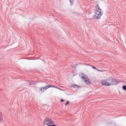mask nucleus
Returning a JSON list of instances; mask_svg holds the SVG:
<instances>
[{
  "label": "nucleus",
  "instance_id": "nucleus-4",
  "mask_svg": "<svg viewBox=\"0 0 126 126\" xmlns=\"http://www.w3.org/2000/svg\"><path fill=\"white\" fill-rule=\"evenodd\" d=\"M82 78L83 81L86 83V84H87V85H90V84H91V80H90L87 75L82 74Z\"/></svg>",
  "mask_w": 126,
  "mask_h": 126
},
{
  "label": "nucleus",
  "instance_id": "nucleus-7",
  "mask_svg": "<svg viewBox=\"0 0 126 126\" xmlns=\"http://www.w3.org/2000/svg\"><path fill=\"white\" fill-rule=\"evenodd\" d=\"M91 67H92V68H94V69H96V70H97L98 71H100V72H104V70H101L97 68H96L95 67H94L92 65H91Z\"/></svg>",
  "mask_w": 126,
  "mask_h": 126
},
{
  "label": "nucleus",
  "instance_id": "nucleus-5",
  "mask_svg": "<svg viewBox=\"0 0 126 126\" xmlns=\"http://www.w3.org/2000/svg\"><path fill=\"white\" fill-rule=\"evenodd\" d=\"M51 87L53 88V87H55V86H54V85H48L44 87H42L40 88V91L41 92H45L46 90H47L48 88H51Z\"/></svg>",
  "mask_w": 126,
  "mask_h": 126
},
{
  "label": "nucleus",
  "instance_id": "nucleus-2",
  "mask_svg": "<svg viewBox=\"0 0 126 126\" xmlns=\"http://www.w3.org/2000/svg\"><path fill=\"white\" fill-rule=\"evenodd\" d=\"M103 11L102 9L100 8L99 4H96L95 6V16L97 19H100L101 16L103 15Z\"/></svg>",
  "mask_w": 126,
  "mask_h": 126
},
{
  "label": "nucleus",
  "instance_id": "nucleus-1",
  "mask_svg": "<svg viewBox=\"0 0 126 126\" xmlns=\"http://www.w3.org/2000/svg\"><path fill=\"white\" fill-rule=\"evenodd\" d=\"M119 83L118 80L113 77H110L106 80L101 81V84L103 86H113L117 85Z\"/></svg>",
  "mask_w": 126,
  "mask_h": 126
},
{
  "label": "nucleus",
  "instance_id": "nucleus-10",
  "mask_svg": "<svg viewBox=\"0 0 126 126\" xmlns=\"http://www.w3.org/2000/svg\"><path fill=\"white\" fill-rule=\"evenodd\" d=\"M122 88L123 90H125V91H126V86H123Z\"/></svg>",
  "mask_w": 126,
  "mask_h": 126
},
{
  "label": "nucleus",
  "instance_id": "nucleus-9",
  "mask_svg": "<svg viewBox=\"0 0 126 126\" xmlns=\"http://www.w3.org/2000/svg\"><path fill=\"white\" fill-rule=\"evenodd\" d=\"M53 88H56L57 89H59V90H61V91H63V90L62 89H60V88H59L57 87H55L54 86V87H53Z\"/></svg>",
  "mask_w": 126,
  "mask_h": 126
},
{
  "label": "nucleus",
  "instance_id": "nucleus-3",
  "mask_svg": "<svg viewBox=\"0 0 126 126\" xmlns=\"http://www.w3.org/2000/svg\"><path fill=\"white\" fill-rule=\"evenodd\" d=\"M54 121L51 118H47L44 120V124L47 126H56V125L54 124Z\"/></svg>",
  "mask_w": 126,
  "mask_h": 126
},
{
  "label": "nucleus",
  "instance_id": "nucleus-8",
  "mask_svg": "<svg viewBox=\"0 0 126 126\" xmlns=\"http://www.w3.org/2000/svg\"><path fill=\"white\" fill-rule=\"evenodd\" d=\"M2 122H3V118L1 116V113H0V123H1Z\"/></svg>",
  "mask_w": 126,
  "mask_h": 126
},
{
  "label": "nucleus",
  "instance_id": "nucleus-6",
  "mask_svg": "<svg viewBox=\"0 0 126 126\" xmlns=\"http://www.w3.org/2000/svg\"><path fill=\"white\" fill-rule=\"evenodd\" d=\"M91 67H92V68H94V69H96V70H97L98 71H100V72H104V70H101L97 68H96L95 67H94L92 65H91Z\"/></svg>",
  "mask_w": 126,
  "mask_h": 126
},
{
  "label": "nucleus",
  "instance_id": "nucleus-12",
  "mask_svg": "<svg viewBox=\"0 0 126 126\" xmlns=\"http://www.w3.org/2000/svg\"><path fill=\"white\" fill-rule=\"evenodd\" d=\"M61 102H63V101H64V100H63V99H61Z\"/></svg>",
  "mask_w": 126,
  "mask_h": 126
},
{
  "label": "nucleus",
  "instance_id": "nucleus-11",
  "mask_svg": "<svg viewBox=\"0 0 126 126\" xmlns=\"http://www.w3.org/2000/svg\"><path fill=\"white\" fill-rule=\"evenodd\" d=\"M69 103V101H67V102L66 103V104H65V106H67V105H68Z\"/></svg>",
  "mask_w": 126,
  "mask_h": 126
},
{
  "label": "nucleus",
  "instance_id": "nucleus-13",
  "mask_svg": "<svg viewBox=\"0 0 126 126\" xmlns=\"http://www.w3.org/2000/svg\"><path fill=\"white\" fill-rule=\"evenodd\" d=\"M70 2H71V0H69Z\"/></svg>",
  "mask_w": 126,
  "mask_h": 126
}]
</instances>
